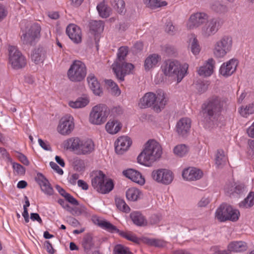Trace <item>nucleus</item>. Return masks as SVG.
Listing matches in <instances>:
<instances>
[{
    "mask_svg": "<svg viewBox=\"0 0 254 254\" xmlns=\"http://www.w3.org/2000/svg\"><path fill=\"white\" fill-rule=\"evenodd\" d=\"M248 143L249 145L248 154L252 158H254V140H249Z\"/></svg>",
    "mask_w": 254,
    "mask_h": 254,
    "instance_id": "obj_59",
    "label": "nucleus"
},
{
    "mask_svg": "<svg viewBox=\"0 0 254 254\" xmlns=\"http://www.w3.org/2000/svg\"><path fill=\"white\" fill-rule=\"evenodd\" d=\"M130 217L134 224L138 226L147 225V222L144 216L138 211H134L130 214Z\"/></svg>",
    "mask_w": 254,
    "mask_h": 254,
    "instance_id": "obj_29",
    "label": "nucleus"
},
{
    "mask_svg": "<svg viewBox=\"0 0 254 254\" xmlns=\"http://www.w3.org/2000/svg\"><path fill=\"white\" fill-rule=\"evenodd\" d=\"M64 147L72 149L78 155H87L94 150L95 145L91 139L80 140L79 138H71L64 143Z\"/></svg>",
    "mask_w": 254,
    "mask_h": 254,
    "instance_id": "obj_3",
    "label": "nucleus"
},
{
    "mask_svg": "<svg viewBox=\"0 0 254 254\" xmlns=\"http://www.w3.org/2000/svg\"><path fill=\"white\" fill-rule=\"evenodd\" d=\"M117 208L121 211L128 213L130 211L129 207L126 203L125 201L121 198H116L115 199Z\"/></svg>",
    "mask_w": 254,
    "mask_h": 254,
    "instance_id": "obj_44",
    "label": "nucleus"
},
{
    "mask_svg": "<svg viewBox=\"0 0 254 254\" xmlns=\"http://www.w3.org/2000/svg\"><path fill=\"white\" fill-rule=\"evenodd\" d=\"M88 27L91 34L98 36L104 30V22L102 20H91L89 21Z\"/></svg>",
    "mask_w": 254,
    "mask_h": 254,
    "instance_id": "obj_26",
    "label": "nucleus"
},
{
    "mask_svg": "<svg viewBox=\"0 0 254 254\" xmlns=\"http://www.w3.org/2000/svg\"><path fill=\"white\" fill-rule=\"evenodd\" d=\"M221 27V19L219 17L209 18L202 26L200 35L204 39H208L214 35Z\"/></svg>",
    "mask_w": 254,
    "mask_h": 254,
    "instance_id": "obj_10",
    "label": "nucleus"
},
{
    "mask_svg": "<svg viewBox=\"0 0 254 254\" xmlns=\"http://www.w3.org/2000/svg\"><path fill=\"white\" fill-rule=\"evenodd\" d=\"M65 206L66 207L65 209H66L68 211L73 215H78L81 213V211L79 210V208L76 207H71L68 204H65Z\"/></svg>",
    "mask_w": 254,
    "mask_h": 254,
    "instance_id": "obj_58",
    "label": "nucleus"
},
{
    "mask_svg": "<svg viewBox=\"0 0 254 254\" xmlns=\"http://www.w3.org/2000/svg\"><path fill=\"white\" fill-rule=\"evenodd\" d=\"M143 49V43L141 42H136L133 47V52L134 53H137L140 52Z\"/></svg>",
    "mask_w": 254,
    "mask_h": 254,
    "instance_id": "obj_60",
    "label": "nucleus"
},
{
    "mask_svg": "<svg viewBox=\"0 0 254 254\" xmlns=\"http://www.w3.org/2000/svg\"><path fill=\"white\" fill-rule=\"evenodd\" d=\"M145 242L149 245L157 247H163L165 245L163 241L154 239H146Z\"/></svg>",
    "mask_w": 254,
    "mask_h": 254,
    "instance_id": "obj_52",
    "label": "nucleus"
},
{
    "mask_svg": "<svg viewBox=\"0 0 254 254\" xmlns=\"http://www.w3.org/2000/svg\"><path fill=\"white\" fill-rule=\"evenodd\" d=\"M41 27L38 24H33L28 30L21 36L24 44L32 45L40 37Z\"/></svg>",
    "mask_w": 254,
    "mask_h": 254,
    "instance_id": "obj_13",
    "label": "nucleus"
},
{
    "mask_svg": "<svg viewBox=\"0 0 254 254\" xmlns=\"http://www.w3.org/2000/svg\"><path fill=\"white\" fill-rule=\"evenodd\" d=\"M89 103V100L86 97H79L75 101H69V106L74 109L83 108Z\"/></svg>",
    "mask_w": 254,
    "mask_h": 254,
    "instance_id": "obj_35",
    "label": "nucleus"
},
{
    "mask_svg": "<svg viewBox=\"0 0 254 254\" xmlns=\"http://www.w3.org/2000/svg\"><path fill=\"white\" fill-rule=\"evenodd\" d=\"M50 165L51 168L54 170L56 171V172L59 174L60 175H63L64 172L63 170L60 168V167L55 162H51L50 163Z\"/></svg>",
    "mask_w": 254,
    "mask_h": 254,
    "instance_id": "obj_64",
    "label": "nucleus"
},
{
    "mask_svg": "<svg viewBox=\"0 0 254 254\" xmlns=\"http://www.w3.org/2000/svg\"><path fill=\"white\" fill-rule=\"evenodd\" d=\"M109 114L110 110L106 105H97L92 109L89 115V121L94 125L103 124L106 121Z\"/></svg>",
    "mask_w": 254,
    "mask_h": 254,
    "instance_id": "obj_8",
    "label": "nucleus"
},
{
    "mask_svg": "<svg viewBox=\"0 0 254 254\" xmlns=\"http://www.w3.org/2000/svg\"><path fill=\"white\" fill-rule=\"evenodd\" d=\"M191 51L194 55L198 54L200 50V46L198 44V41L196 37L194 36L192 38V41L190 43Z\"/></svg>",
    "mask_w": 254,
    "mask_h": 254,
    "instance_id": "obj_48",
    "label": "nucleus"
},
{
    "mask_svg": "<svg viewBox=\"0 0 254 254\" xmlns=\"http://www.w3.org/2000/svg\"><path fill=\"white\" fill-rule=\"evenodd\" d=\"M190 120L187 118L181 119L176 125V131L182 137H186L190 132Z\"/></svg>",
    "mask_w": 254,
    "mask_h": 254,
    "instance_id": "obj_18",
    "label": "nucleus"
},
{
    "mask_svg": "<svg viewBox=\"0 0 254 254\" xmlns=\"http://www.w3.org/2000/svg\"><path fill=\"white\" fill-rule=\"evenodd\" d=\"M114 254H132L128 248L122 245H116L114 249Z\"/></svg>",
    "mask_w": 254,
    "mask_h": 254,
    "instance_id": "obj_49",
    "label": "nucleus"
},
{
    "mask_svg": "<svg viewBox=\"0 0 254 254\" xmlns=\"http://www.w3.org/2000/svg\"><path fill=\"white\" fill-rule=\"evenodd\" d=\"M239 207L243 208H250L254 205V192H249L247 197L239 203Z\"/></svg>",
    "mask_w": 254,
    "mask_h": 254,
    "instance_id": "obj_36",
    "label": "nucleus"
},
{
    "mask_svg": "<svg viewBox=\"0 0 254 254\" xmlns=\"http://www.w3.org/2000/svg\"><path fill=\"white\" fill-rule=\"evenodd\" d=\"M239 112L244 117H247L250 114H253L254 113V103L249 104L245 108L241 107Z\"/></svg>",
    "mask_w": 254,
    "mask_h": 254,
    "instance_id": "obj_45",
    "label": "nucleus"
},
{
    "mask_svg": "<svg viewBox=\"0 0 254 254\" xmlns=\"http://www.w3.org/2000/svg\"><path fill=\"white\" fill-rule=\"evenodd\" d=\"M106 130L111 134L117 133L121 128L122 125L117 120H109L106 125Z\"/></svg>",
    "mask_w": 254,
    "mask_h": 254,
    "instance_id": "obj_30",
    "label": "nucleus"
},
{
    "mask_svg": "<svg viewBox=\"0 0 254 254\" xmlns=\"http://www.w3.org/2000/svg\"><path fill=\"white\" fill-rule=\"evenodd\" d=\"M15 153H16L15 155L16 157L23 164L26 166L29 165V161L25 155L18 151H16Z\"/></svg>",
    "mask_w": 254,
    "mask_h": 254,
    "instance_id": "obj_56",
    "label": "nucleus"
},
{
    "mask_svg": "<svg viewBox=\"0 0 254 254\" xmlns=\"http://www.w3.org/2000/svg\"><path fill=\"white\" fill-rule=\"evenodd\" d=\"M223 102L218 97L209 98L202 106L204 116L208 117L210 120L216 119L223 107Z\"/></svg>",
    "mask_w": 254,
    "mask_h": 254,
    "instance_id": "obj_6",
    "label": "nucleus"
},
{
    "mask_svg": "<svg viewBox=\"0 0 254 254\" xmlns=\"http://www.w3.org/2000/svg\"><path fill=\"white\" fill-rule=\"evenodd\" d=\"M215 62L213 59H209L208 61L197 70L199 75L204 77L210 76L213 72Z\"/></svg>",
    "mask_w": 254,
    "mask_h": 254,
    "instance_id": "obj_23",
    "label": "nucleus"
},
{
    "mask_svg": "<svg viewBox=\"0 0 254 254\" xmlns=\"http://www.w3.org/2000/svg\"><path fill=\"white\" fill-rule=\"evenodd\" d=\"M247 244L242 241L233 242L228 246V249L230 252H241L247 250Z\"/></svg>",
    "mask_w": 254,
    "mask_h": 254,
    "instance_id": "obj_31",
    "label": "nucleus"
},
{
    "mask_svg": "<svg viewBox=\"0 0 254 254\" xmlns=\"http://www.w3.org/2000/svg\"><path fill=\"white\" fill-rule=\"evenodd\" d=\"M128 47L123 46L118 50L117 58L113 64H122V63L125 61V59L128 54Z\"/></svg>",
    "mask_w": 254,
    "mask_h": 254,
    "instance_id": "obj_37",
    "label": "nucleus"
},
{
    "mask_svg": "<svg viewBox=\"0 0 254 254\" xmlns=\"http://www.w3.org/2000/svg\"><path fill=\"white\" fill-rule=\"evenodd\" d=\"M132 143L130 138L127 136L119 137L115 142V151L118 154H123L130 147Z\"/></svg>",
    "mask_w": 254,
    "mask_h": 254,
    "instance_id": "obj_17",
    "label": "nucleus"
},
{
    "mask_svg": "<svg viewBox=\"0 0 254 254\" xmlns=\"http://www.w3.org/2000/svg\"><path fill=\"white\" fill-rule=\"evenodd\" d=\"M227 158L225 155L224 152L222 149L217 150L215 164L219 168H222L226 163Z\"/></svg>",
    "mask_w": 254,
    "mask_h": 254,
    "instance_id": "obj_38",
    "label": "nucleus"
},
{
    "mask_svg": "<svg viewBox=\"0 0 254 254\" xmlns=\"http://www.w3.org/2000/svg\"><path fill=\"white\" fill-rule=\"evenodd\" d=\"M232 212V207L227 204H222L215 212V218L220 222L228 220V213Z\"/></svg>",
    "mask_w": 254,
    "mask_h": 254,
    "instance_id": "obj_22",
    "label": "nucleus"
},
{
    "mask_svg": "<svg viewBox=\"0 0 254 254\" xmlns=\"http://www.w3.org/2000/svg\"><path fill=\"white\" fill-rule=\"evenodd\" d=\"M139 191L135 188L129 189L126 192L127 199L131 201H136L138 198Z\"/></svg>",
    "mask_w": 254,
    "mask_h": 254,
    "instance_id": "obj_43",
    "label": "nucleus"
},
{
    "mask_svg": "<svg viewBox=\"0 0 254 254\" xmlns=\"http://www.w3.org/2000/svg\"><path fill=\"white\" fill-rule=\"evenodd\" d=\"M73 128V118L66 115L61 119L58 129L61 134L66 135L70 133Z\"/></svg>",
    "mask_w": 254,
    "mask_h": 254,
    "instance_id": "obj_16",
    "label": "nucleus"
},
{
    "mask_svg": "<svg viewBox=\"0 0 254 254\" xmlns=\"http://www.w3.org/2000/svg\"><path fill=\"white\" fill-rule=\"evenodd\" d=\"M9 61L13 68L18 69L25 66L26 59L16 47L10 46L8 48Z\"/></svg>",
    "mask_w": 254,
    "mask_h": 254,
    "instance_id": "obj_11",
    "label": "nucleus"
},
{
    "mask_svg": "<svg viewBox=\"0 0 254 254\" xmlns=\"http://www.w3.org/2000/svg\"><path fill=\"white\" fill-rule=\"evenodd\" d=\"M209 18L208 15L204 12H196L192 14L187 22V28L190 30L198 28L200 25H203Z\"/></svg>",
    "mask_w": 254,
    "mask_h": 254,
    "instance_id": "obj_14",
    "label": "nucleus"
},
{
    "mask_svg": "<svg viewBox=\"0 0 254 254\" xmlns=\"http://www.w3.org/2000/svg\"><path fill=\"white\" fill-rule=\"evenodd\" d=\"M44 247L49 254H54L55 253V251L49 241H45L44 243Z\"/></svg>",
    "mask_w": 254,
    "mask_h": 254,
    "instance_id": "obj_63",
    "label": "nucleus"
},
{
    "mask_svg": "<svg viewBox=\"0 0 254 254\" xmlns=\"http://www.w3.org/2000/svg\"><path fill=\"white\" fill-rule=\"evenodd\" d=\"M234 186H231L230 190L227 188L226 192L230 195H234L235 193L241 195L248 192L246 187L243 184H235Z\"/></svg>",
    "mask_w": 254,
    "mask_h": 254,
    "instance_id": "obj_32",
    "label": "nucleus"
},
{
    "mask_svg": "<svg viewBox=\"0 0 254 254\" xmlns=\"http://www.w3.org/2000/svg\"><path fill=\"white\" fill-rule=\"evenodd\" d=\"M36 180L40 185L41 190L47 195H52L54 191L49 181L41 173H38Z\"/></svg>",
    "mask_w": 254,
    "mask_h": 254,
    "instance_id": "obj_19",
    "label": "nucleus"
},
{
    "mask_svg": "<svg viewBox=\"0 0 254 254\" xmlns=\"http://www.w3.org/2000/svg\"><path fill=\"white\" fill-rule=\"evenodd\" d=\"M47 50L42 47L35 48L31 54V58L36 64L43 63L46 58Z\"/></svg>",
    "mask_w": 254,
    "mask_h": 254,
    "instance_id": "obj_25",
    "label": "nucleus"
},
{
    "mask_svg": "<svg viewBox=\"0 0 254 254\" xmlns=\"http://www.w3.org/2000/svg\"><path fill=\"white\" fill-rule=\"evenodd\" d=\"M211 9L218 13H222L227 11V6L219 1L213 2L211 5Z\"/></svg>",
    "mask_w": 254,
    "mask_h": 254,
    "instance_id": "obj_41",
    "label": "nucleus"
},
{
    "mask_svg": "<svg viewBox=\"0 0 254 254\" xmlns=\"http://www.w3.org/2000/svg\"><path fill=\"white\" fill-rule=\"evenodd\" d=\"M91 177L92 186L98 192L105 194L113 189L114 184L112 180L110 179L105 182L106 176L101 171L92 172Z\"/></svg>",
    "mask_w": 254,
    "mask_h": 254,
    "instance_id": "obj_5",
    "label": "nucleus"
},
{
    "mask_svg": "<svg viewBox=\"0 0 254 254\" xmlns=\"http://www.w3.org/2000/svg\"><path fill=\"white\" fill-rule=\"evenodd\" d=\"M38 142L40 146L45 150L51 151V147L47 142H44L42 139H38Z\"/></svg>",
    "mask_w": 254,
    "mask_h": 254,
    "instance_id": "obj_62",
    "label": "nucleus"
},
{
    "mask_svg": "<svg viewBox=\"0 0 254 254\" xmlns=\"http://www.w3.org/2000/svg\"><path fill=\"white\" fill-rule=\"evenodd\" d=\"M123 174L134 182L139 184H143L145 182L144 179L141 174L138 171L133 169H129L123 172Z\"/></svg>",
    "mask_w": 254,
    "mask_h": 254,
    "instance_id": "obj_27",
    "label": "nucleus"
},
{
    "mask_svg": "<svg viewBox=\"0 0 254 254\" xmlns=\"http://www.w3.org/2000/svg\"><path fill=\"white\" fill-rule=\"evenodd\" d=\"M99 15L102 18H107L110 16L111 9L104 3L101 2L97 6Z\"/></svg>",
    "mask_w": 254,
    "mask_h": 254,
    "instance_id": "obj_39",
    "label": "nucleus"
},
{
    "mask_svg": "<svg viewBox=\"0 0 254 254\" xmlns=\"http://www.w3.org/2000/svg\"><path fill=\"white\" fill-rule=\"evenodd\" d=\"M232 46V37L229 35H223L214 44L213 54L216 58H223L231 50Z\"/></svg>",
    "mask_w": 254,
    "mask_h": 254,
    "instance_id": "obj_7",
    "label": "nucleus"
},
{
    "mask_svg": "<svg viewBox=\"0 0 254 254\" xmlns=\"http://www.w3.org/2000/svg\"><path fill=\"white\" fill-rule=\"evenodd\" d=\"M69 80L73 82L82 81L86 75L85 64L80 61L73 62L67 72Z\"/></svg>",
    "mask_w": 254,
    "mask_h": 254,
    "instance_id": "obj_9",
    "label": "nucleus"
},
{
    "mask_svg": "<svg viewBox=\"0 0 254 254\" xmlns=\"http://www.w3.org/2000/svg\"><path fill=\"white\" fill-rule=\"evenodd\" d=\"M177 31V29L173 25L171 22H168L166 23L165 31L170 35H174Z\"/></svg>",
    "mask_w": 254,
    "mask_h": 254,
    "instance_id": "obj_55",
    "label": "nucleus"
},
{
    "mask_svg": "<svg viewBox=\"0 0 254 254\" xmlns=\"http://www.w3.org/2000/svg\"><path fill=\"white\" fill-rule=\"evenodd\" d=\"M122 237L127 239V240L132 241L133 242L138 243L139 239L131 233H126L122 231L119 230L118 233Z\"/></svg>",
    "mask_w": 254,
    "mask_h": 254,
    "instance_id": "obj_50",
    "label": "nucleus"
},
{
    "mask_svg": "<svg viewBox=\"0 0 254 254\" xmlns=\"http://www.w3.org/2000/svg\"><path fill=\"white\" fill-rule=\"evenodd\" d=\"M64 197L68 202H69L71 204L75 205H78V202L77 200L75 198H74L72 196H71L70 194H66Z\"/></svg>",
    "mask_w": 254,
    "mask_h": 254,
    "instance_id": "obj_61",
    "label": "nucleus"
},
{
    "mask_svg": "<svg viewBox=\"0 0 254 254\" xmlns=\"http://www.w3.org/2000/svg\"><path fill=\"white\" fill-rule=\"evenodd\" d=\"M202 172L195 168H188L184 170L182 176L188 181H194L200 179L202 176Z\"/></svg>",
    "mask_w": 254,
    "mask_h": 254,
    "instance_id": "obj_24",
    "label": "nucleus"
},
{
    "mask_svg": "<svg viewBox=\"0 0 254 254\" xmlns=\"http://www.w3.org/2000/svg\"><path fill=\"white\" fill-rule=\"evenodd\" d=\"M102 226L101 228L111 233H118L119 229H118L115 226L112 224L110 222L104 220L103 223H101Z\"/></svg>",
    "mask_w": 254,
    "mask_h": 254,
    "instance_id": "obj_47",
    "label": "nucleus"
},
{
    "mask_svg": "<svg viewBox=\"0 0 254 254\" xmlns=\"http://www.w3.org/2000/svg\"><path fill=\"white\" fill-rule=\"evenodd\" d=\"M188 67L187 64L182 66L178 61L169 60L165 63L162 70L165 75L176 79L179 83L185 76Z\"/></svg>",
    "mask_w": 254,
    "mask_h": 254,
    "instance_id": "obj_4",
    "label": "nucleus"
},
{
    "mask_svg": "<svg viewBox=\"0 0 254 254\" xmlns=\"http://www.w3.org/2000/svg\"><path fill=\"white\" fill-rule=\"evenodd\" d=\"M73 166L74 170L79 172L82 171L84 167L83 160L78 159H75L74 160Z\"/></svg>",
    "mask_w": 254,
    "mask_h": 254,
    "instance_id": "obj_53",
    "label": "nucleus"
},
{
    "mask_svg": "<svg viewBox=\"0 0 254 254\" xmlns=\"http://www.w3.org/2000/svg\"><path fill=\"white\" fill-rule=\"evenodd\" d=\"M208 85V82L200 80L197 81L195 84L196 89L200 93L205 92L207 90Z\"/></svg>",
    "mask_w": 254,
    "mask_h": 254,
    "instance_id": "obj_51",
    "label": "nucleus"
},
{
    "mask_svg": "<svg viewBox=\"0 0 254 254\" xmlns=\"http://www.w3.org/2000/svg\"><path fill=\"white\" fill-rule=\"evenodd\" d=\"M151 177L156 182L164 185L170 184L173 179L174 175L172 171L166 169L155 170L151 173Z\"/></svg>",
    "mask_w": 254,
    "mask_h": 254,
    "instance_id": "obj_12",
    "label": "nucleus"
},
{
    "mask_svg": "<svg viewBox=\"0 0 254 254\" xmlns=\"http://www.w3.org/2000/svg\"><path fill=\"white\" fill-rule=\"evenodd\" d=\"M66 32L74 43H79L81 41V31L80 28L76 25H69L66 28Z\"/></svg>",
    "mask_w": 254,
    "mask_h": 254,
    "instance_id": "obj_21",
    "label": "nucleus"
},
{
    "mask_svg": "<svg viewBox=\"0 0 254 254\" xmlns=\"http://www.w3.org/2000/svg\"><path fill=\"white\" fill-rule=\"evenodd\" d=\"M82 245L86 253L89 252L91 249L94 247V243L91 234L88 233L84 236Z\"/></svg>",
    "mask_w": 254,
    "mask_h": 254,
    "instance_id": "obj_33",
    "label": "nucleus"
},
{
    "mask_svg": "<svg viewBox=\"0 0 254 254\" xmlns=\"http://www.w3.org/2000/svg\"><path fill=\"white\" fill-rule=\"evenodd\" d=\"M160 59V57L156 54H152L148 57L144 62L146 70H149L155 66Z\"/></svg>",
    "mask_w": 254,
    "mask_h": 254,
    "instance_id": "obj_34",
    "label": "nucleus"
},
{
    "mask_svg": "<svg viewBox=\"0 0 254 254\" xmlns=\"http://www.w3.org/2000/svg\"><path fill=\"white\" fill-rule=\"evenodd\" d=\"M144 4L148 7L155 9L162 6L166 5L167 3L165 1H160L159 0H143Z\"/></svg>",
    "mask_w": 254,
    "mask_h": 254,
    "instance_id": "obj_40",
    "label": "nucleus"
},
{
    "mask_svg": "<svg viewBox=\"0 0 254 254\" xmlns=\"http://www.w3.org/2000/svg\"><path fill=\"white\" fill-rule=\"evenodd\" d=\"M122 64H112L113 70L117 78L121 81L124 80L125 74L129 73L134 67L132 64L127 63L125 61Z\"/></svg>",
    "mask_w": 254,
    "mask_h": 254,
    "instance_id": "obj_15",
    "label": "nucleus"
},
{
    "mask_svg": "<svg viewBox=\"0 0 254 254\" xmlns=\"http://www.w3.org/2000/svg\"><path fill=\"white\" fill-rule=\"evenodd\" d=\"M239 215V211L238 210L234 209L232 207V212L228 213V220L236 221L238 220Z\"/></svg>",
    "mask_w": 254,
    "mask_h": 254,
    "instance_id": "obj_54",
    "label": "nucleus"
},
{
    "mask_svg": "<svg viewBox=\"0 0 254 254\" xmlns=\"http://www.w3.org/2000/svg\"><path fill=\"white\" fill-rule=\"evenodd\" d=\"M157 95L152 92L146 93L140 99L138 105L141 108L153 106V109L159 112L164 108L167 103L168 99L165 94L161 90L157 91Z\"/></svg>",
    "mask_w": 254,
    "mask_h": 254,
    "instance_id": "obj_2",
    "label": "nucleus"
},
{
    "mask_svg": "<svg viewBox=\"0 0 254 254\" xmlns=\"http://www.w3.org/2000/svg\"><path fill=\"white\" fill-rule=\"evenodd\" d=\"M188 152V147L185 144L178 145L174 149V153L180 157L184 156Z\"/></svg>",
    "mask_w": 254,
    "mask_h": 254,
    "instance_id": "obj_46",
    "label": "nucleus"
},
{
    "mask_svg": "<svg viewBox=\"0 0 254 254\" xmlns=\"http://www.w3.org/2000/svg\"><path fill=\"white\" fill-rule=\"evenodd\" d=\"M87 81L90 88L97 95H100L102 93L100 85L94 74H90L87 77Z\"/></svg>",
    "mask_w": 254,
    "mask_h": 254,
    "instance_id": "obj_28",
    "label": "nucleus"
},
{
    "mask_svg": "<svg viewBox=\"0 0 254 254\" xmlns=\"http://www.w3.org/2000/svg\"><path fill=\"white\" fill-rule=\"evenodd\" d=\"M162 154L161 145L157 142L152 140L145 144L144 150L137 157V162L140 164L149 166L159 159Z\"/></svg>",
    "mask_w": 254,
    "mask_h": 254,
    "instance_id": "obj_1",
    "label": "nucleus"
},
{
    "mask_svg": "<svg viewBox=\"0 0 254 254\" xmlns=\"http://www.w3.org/2000/svg\"><path fill=\"white\" fill-rule=\"evenodd\" d=\"M238 63L235 59H231L224 63L220 67V73L224 76H229L232 75L236 70Z\"/></svg>",
    "mask_w": 254,
    "mask_h": 254,
    "instance_id": "obj_20",
    "label": "nucleus"
},
{
    "mask_svg": "<svg viewBox=\"0 0 254 254\" xmlns=\"http://www.w3.org/2000/svg\"><path fill=\"white\" fill-rule=\"evenodd\" d=\"M112 5L118 11L122 14L125 11V2L123 0H111Z\"/></svg>",
    "mask_w": 254,
    "mask_h": 254,
    "instance_id": "obj_42",
    "label": "nucleus"
},
{
    "mask_svg": "<svg viewBox=\"0 0 254 254\" xmlns=\"http://www.w3.org/2000/svg\"><path fill=\"white\" fill-rule=\"evenodd\" d=\"M12 167L18 174L23 175L25 174V169L20 164L13 163L12 164Z\"/></svg>",
    "mask_w": 254,
    "mask_h": 254,
    "instance_id": "obj_57",
    "label": "nucleus"
}]
</instances>
